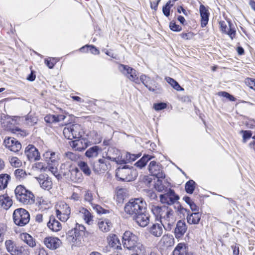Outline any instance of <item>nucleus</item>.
I'll return each instance as SVG.
<instances>
[{
    "label": "nucleus",
    "instance_id": "9",
    "mask_svg": "<svg viewBox=\"0 0 255 255\" xmlns=\"http://www.w3.org/2000/svg\"><path fill=\"white\" fill-rule=\"evenodd\" d=\"M82 133L81 126L78 124L70 125L63 129V134L68 139L79 138Z\"/></svg>",
    "mask_w": 255,
    "mask_h": 255
},
{
    "label": "nucleus",
    "instance_id": "52",
    "mask_svg": "<svg viewBox=\"0 0 255 255\" xmlns=\"http://www.w3.org/2000/svg\"><path fill=\"white\" fill-rule=\"evenodd\" d=\"M56 115H48L45 117L44 120L47 123H56Z\"/></svg>",
    "mask_w": 255,
    "mask_h": 255
},
{
    "label": "nucleus",
    "instance_id": "6",
    "mask_svg": "<svg viewBox=\"0 0 255 255\" xmlns=\"http://www.w3.org/2000/svg\"><path fill=\"white\" fill-rule=\"evenodd\" d=\"M13 220L15 225L22 227L26 225L30 220L29 213L24 209L18 208L13 213Z\"/></svg>",
    "mask_w": 255,
    "mask_h": 255
},
{
    "label": "nucleus",
    "instance_id": "5",
    "mask_svg": "<svg viewBox=\"0 0 255 255\" xmlns=\"http://www.w3.org/2000/svg\"><path fill=\"white\" fill-rule=\"evenodd\" d=\"M86 228L82 225L77 224L74 230L69 232V240L76 246L81 244V240L85 234Z\"/></svg>",
    "mask_w": 255,
    "mask_h": 255
},
{
    "label": "nucleus",
    "instance_id": "8",
    "mask_svg": "<svg viewBox=\"0 0 255 255\" xmlns=\"http://www.w3.org/2000/svg\"><path fill=\"white\" fill-rule=\"evenodd\" d=\"M119 71L126 76L130 81L139 84V80L137 71L128 65L120 64L118 66Z\"/></svg>",
    "mask_w": 255,
    "mask_h": 255
},
{
    "label": "nucleus",
    "instance_id": "60",
    "mask_svg": "<svg viewBox=\"0 0 255 255\" xmlns=\"http://www.w3.org/2000/svg\"><path fill=\"white\" fill-rule=\"evenodd\" d=\"M171 7L165 4L162 7V11L164 15L168 17L170 15V10Z\"/></svg>",
    "mask_w": 255,
    "mask_h": 255
},
{
    "label": "nucleus",
    "instance_id": "37",
    "mask_svg": "<svg viewBox=\"0 0 255 255\" xmlns=\"http://www.w3.org/2000/svg\"><path fill=\"white\" fill-rule=\"evenodd\" d=\"M161 243L165 247H170L174 244V239L173 236L171 235H164L161 239Z\"/></svg>",
    "mask_w": 255,
    "mask_h": 255
},
{
    "label": "nucleus",
    "instance_id": "26",
    "mask_svg": "<svg viewBox=\"0 0 255 255\" xmlns=\"http://www.w3.org/2000/svg\"><path fill=\"white\" fill-rule=\"evenodd\" d=\"M78 211L80 216L84 219L86 223L89 225L93 223V216L87 209L81 207Z\"/></svg>",
    "mask_w": 255,
    "mask_h": 255
},
{
    "label": "nucleus",
    "instance_id": "40",
    "mask_svg": "<svg viewBox=\"0 0 255 255\" xmlns=\"http://www.w3.org/2000/svg\"><path fill=\"white\" fill-rule=\"evenodd\" d=\"M196 183L193 180H189L185 185V191L188 193L191 194L193 193L196 187Z\"/></svg>",
    "mask_w": 255,
    "mask_h": 255
},
{
    "label": "nucleus",
    "instance_id": "17",
    "mask_svg": "<svg viewBox=\"0 0 255 255\" xmlns=\"http://www.w3.org/2000/svg\"><path fill=\"white\" fill-rule=\"evenodd\" d=\"M35 178L42 189L46 190H49L52 188V180L51 178L47 176L40 175L38 177H35Z\"/></svg>",
    "mask_w": 255,
    "mask_h": 255
},
{
    "label": "nucleus",
    "instance_id": "48",
    "mask_svg": "<svg viewBox=\"0 0 255 255\" xmlns=\"http://www.w3.org/2000/svg\"><path fill=\"white\" fill-rule=\"evenodd\" d=\"M84 199L85 201L90 203L91 205L92 201L93 200V193L90 190H87L84 196Z\"/></svg>",
    "mask_w": 255,
    "mask_h": 255
},
{
    "label": "nucleus",
    "instance_id": "42",
    "mask_svg": "<svg viewBox=\"0 0 255 255\" xmlns=\"http://www.w3.org/2000/svg\"><path fill=\"white\" fill-rule=\"evenodd\" d=\"M80 51L83 52L90 51L91 53L96 55L100 52L94 45H86L80 48Z\"/></svg>",
    "mask_w": 255,
    "mask_h": 255
},
{
    "label": "nucleus",
    "instance_id": "47",
    "mask_svg": "<svg viewBox=\"0 0 255 255\" xmlns=\"http://www.w3.org/2000/svg\"><path fill=\"white\" fill-rule=\"evenodd\" d=\"M43 156L45 159H51L52 158H59L56 153L51 151H45Z\"/></svg>",
    "mask_w": 255,
    "mask_h": 255
},
{
    "label": "nucleus",
    "instance_id": "7",
    "mask_svg": "<svg viewBox=\"0 0 255 255\" xmlns=\"http://www.w3.org/2000/svg\"><path fill=\"white\" fill-rule=\"evenodd\" d=\"M159 221L165 230L171 231L176 221L173 210L169 208Z\"/></svg>",
    "mask_w": 255,
    "mask_h": 255
},
{
    "label": "nucleus",
    "instance_id": "38",
    "mask_svg": "<svg viewBox=\"0 0 255 255\" xmlns=\"http://www.w3.org/2000/svg\"><path fill=\"white\" fill-rule=\"evenodd\" d=\"M10 179V176L7 174H1L0 175V190L4 189L7 187Z\"/></svg>",
    "mask_w": 255,
    "mask_h": 255
},
{
    "label": "nucleus",
    "instance_id": "10",
    "mask_svg": "<svg viewBox=\"0 0 255 255\" xmlns=\"http://www.w3.org/2000/svg\"><path fill=\"white\" fill-rule=\"evenodd\" d=\"M56 213L59 220L65 222L69 218L71 209L68 204L61 202L56 207Z\"/></svg>",
    "mask_w": 255,
    "mask_h": 255
},
{
    "label": "nucleus",
    "instance_id": "62",
    "mask_svg": "<svg viewBox=\"0 0 255 255\" xmlns=\"http://www.w3.org/2000/svg\"><path fill=\"white\" fill-rule=\"evenodd\" d=\"M242 132L244 133L243 134V139L245 141L247 139L250 138L252 136V132L251 131L249 130H242Z\"/></svg>",
    "mask_w": 255,
    "mask_h": 255
},
{
    "label": "nucleus",
    "instance_id": "13",
    "mask_svg": "<svg viewBox=\"0 0 255 255\" xmlns=\"http://www.w3.org/2000/svg\"><path fill=\"white\" fill-rule=\"evenodd\" d=\"M3 144L10 151L15 152L18 151L21 148L20 143L15 138L11 137H5Z\"/></svg>",
    "mask_w": 255,
    "mask_h": 255
},
{
    "label": "nucleus",
    "instance_id": "21",
    "mask_svg": "<svg viewBox=\"0 0 255 255\" xmlns=\"http://www.w3.org/2000/svg\"><path fill=\"white\" fill-rule=\"evenodd\" d=\"M136 223L141 227H146L149 222V216L144 213H140L133 217Z\"/></svg>",
    "mask_w": 255,
    "mask_h": 255
},
{
    "label": "nucleus",
    "instance_id": "22",
    "mask_svg": "<svg viewBox=\"0 0 255 255\" xmlns=\"http://www.w3.org/2000/svg\"><path fill=\"white\" fill-rule=\"evenodd\" d=\"M55 160H49L51 163L48 162L46 164L43 162H38L35 164V168L37 169L43 171L48 170L55 174L57 172L56 167L53 166V163Z\"/></svg>",
    "mask_w": 255,
    "mask_h": 255
},
{
    "label": "nucleus",
    "instance_id": "1",
    "mask_svg": "<svg viewBox=\"0 0 255 255\" xmlns=\"http://www.w3.org/2000/svg\"><path fill=\"white\" fill-rule=\"evenodd\" d=\"M122 242L125 248L129 250H133L140 255H145L144 247L138 242V237L130 231H127L124 233Z\"/></svg>",
    "mask_w": 255,
    "mask_h": 255
},
{
    "label": "nucleus",
    "instance_id": "54",
    "mask_svg": "<svg viewBox=\"0 0 255 255\" xmlns=\"http://www.w3.org/2000/svg\"><path fill=\"white\" fill-rule=\"evenodd\" d=\"M169 27L171 30L174 31H180L182 28L179 25L176 24L175 22L171 21L170 23Z\"/></svg>",
    "mask_w": 255,
    "mask_h": 255
},
{
    "label": "nucleus",
    "instance_id": "59",
    "mask_svg": "<svg viewBox=\"0 0 255 255\" xmlns=\"http://www.w3.org/2000/svg\"><path fill=\"white\" fill-rule=\"evenodd\" d=\"M35 255H48L46 251L43 248H39L35 252Z\"/></svg>",
    "mask_w": 255,
    "mask_h": 255
},
{
    "label": "nucleus",
    "instance_id": "15",
    "mask_svg": "<svg viewBox=\"0 0 255 255\" xmlns=\"http://www.w3.org/2000/svg\"><path fill=\"white\" fill-rule=\"evenodd\" d=\"M43 243L50 250L58 249L61 245V241L57 237H48L44 238Z\"/></svg>",
    "mask_w": 255,
    "mask_h": 255
},
{
    "label": "nucleus",
    "instance_id": "44",
    "mask_svg": "<svg viewBox=\"0 0 255 255\" xmlns=\"http://www.w3.org/2000/svg\"><path fill=\"white\" fill-rule=\"evenodd\" d=\"M25 121L27 126H31L37 123V119L32 117L31 115L28 114L25 117Z\"/></svg>",
    "mask_w": 255,
    "mask_h": 255
},
{
    "label": "nucleus",
    "instance_id": "36",
    "mask_svg": "<svg viewBox=\"0 0 255 255\" xmlns=\"http://www.w3.org/2000/svg\"><path fill=\"white\" fill-rule=\"evenodd\" d=\"M98 226L100 230L102 232H108L112 228V223L109 220L106 219L99 222Z\"/></svg>",
    "mask_w": 255,
    "mask_h": 255
},
{
    "label": "nucleus",
    "instance_id": "25",
    "mask_svg": "<svg viewBox=\"0 0 255 255\" xmlns=\"http://www.w3.org/2000/svg\"><path fill=\"white\" fill-rule=\"evenodd\" d=\"M92 165L94 171L97 173L104 172L108 168L105 160H94Z\"/></svg>",
    "mask_w": 255,
    "mask_h": 255
},
{
    "label": "nucleus",
    "instance_id": "30",
    "mask_svg": "<svg viewBox=\"0 0 255 255\" xmlns=\"http://www.w3.org/2000/svg\"><path fill=\"white\" fill-rule=\"evenodd\" d=\"M188 251V246L185 243H179L172 252L173 255H187Z\"/></svg>",
    "mask_w": 255,
    "mask_h": 255
},
{
    "label": "nucleus",
    "instance_id": "53",
    "mask_svg": "<svg viewBox=\"0 0 255 255\" xmlns=\"http://www.w3.org/2000/svg\"><path fill=\"white\" fill-rule=\"evenodd\" d=\"M167 105L165 103H156L153 105V108L156 111H160L166 108Z\"/></svg>",
    "mask_w": 255,
    "mask_h": 255
},
{
    "label": "nucleus",
    "instance_id": "58",
    "mask_svg": "<svg viewBox=\"0 0 255 255\" xmlns=\"http://www.w3.org/2000/svg\"><path fill=\"white\" fill-rule=\"evenodd\" d=\"M245 83L252 89L255 87V79L247 78L245 80Z\"/></svg>",
    "mask_w": 255,
    "mask_h": 255
},
{
    "label": "nucleus",
    "instance_id": "3",
    "mask_svg": "<svg viewBox=\"0 0 255 255\" xmlns=\"http://www.w3.org/2000/svg\"><path fill=\"white\" fill-rule=\"evenodd\" d=\"M137 172L129 165H120L116 170V177L121 181L129 182L137 176Z\"/></svg>",
    "mask_w": 255,
    "mask_h": 255
},
{
    "label": "nucleus",
    "instance_id": "20",
    "mask_svg": "<svg viewBox=\"0 0 255 255\" xmlns=\"http://www.w3.org/2000/svg\"><path fill=\"white\" fill-rule=\"evenodd\" d=\"M7 251L12 255H20L22 254V248L16 246L15 244L11 240H7L5 243Z\"/></svg>",
    "mask_w": 255,
    "mask_h": 255
},
{
    "label": "nucleus",
    "instance_id": "35",
    "mask_svg": "<svg viewBox=\"0 0 255 255\" xmlns=\"http://www.w3.org/2000/svg\"><path fill=\"white\" fill-rule=\"evenodd\" d=\"M162 225L159 224H154L150 228V233L155 237H160L163 233Z\"/></svg>",
    "mask_w": 255,
    "mask_h": 255
},
{
    "label": "nucleus",
    "instance_id": "57",
    "mask_svg": "<svg viewBox=\"0 0 255 255\" xmlns=\"http://www.w3.org/2000/svg\"><path fill=\"white\" fill-rule=\"evenodd\" d=\"M148 161V160H138L134 164V165L139 169H141L146 165Z\"/></svg>",
    "mask_w": 255,
    "mask_h": 255
},
{
    "label": "nucleus",
    "instance_id": "24",
    "mask_svg": "<svg viewBox=\"0 0 255 255\" xmlns=\"http://www.w3.org/2000/svg\"><path fill=\"white\" fill-rule=\"evenodd\" d=\"M221 30L228 34L230 37L233 39L236 35V30L231 27V24L228 22L229 26L227 25L226 23L224 21H221L219 22Z\"/></svg>",
    "mask_w": 255,
    "mask_h": 255
},
{
    "label": "nucleus",
    "instance_id": "12",
    "mask_svg": "<svg viewBox=\"0 0 255 255\" xmlns=\"http://www.w3.org/2000/svg\"><path fill=\"white\" fill-rule=\"evenodd\" d=\"M149 172L157 178H164L165 174L163 172V168L159 163L153 160L151 161L148 166Z\"/></svg>",
    "mask_w": 255,
    "mask_h": 255
},
{
    "label": "nucleus",
    "instance_id": "56",
    "mask_svg": "<svg viewBox=\"0 0 255 255\" xmlns=\"http://www.w3.org/2000/svg\"><path fill=\"white\" fill-rule=\"evenodd\" d=\"M141 155V153H139L138 154H131L129 152H127L126 154V158L127 159H136L137 158L140 157Z\"/></svg>",
    "mask_w": 255,
    "mask_h": 255
},
{
    "label": "nucleus",
    "instance_id": "51",
    "mask_svg": "<svg viewBox=\"0 0 255 255\" xmlns=\"http://www.w3.org/2000/svg\"><path fill=\"white\" fill-rule=\"evenodd\" d=\"M14 175L16 176V178L20 179L24 177L26 175L25 171L23 170L22 169H17L14 171Z\"/></svg>",
    "mask_w": 255,
    "mask_h": 255
},
{
    "label": "nucleus",
    "instance_id": "23",
    "mask_svg": "<svg viewBox=\"0 0 255 255\" xmlns=\"http://www.w3.org/2000/svg\"><path fill=\"white\" fill-rule=\"evenodd\" d=\"M157 178L154 184V188L159 192H165L170 189V183L164 179Z\"/></svg>",
    "mask_w": 255,
    "mask_h": 255
},
{
    "label": "nucleus",
    "instance_id": "2",
    "mask_svg": "<svg viewBox=\"0 0 255 255\" xmlns=\"http://www.w3.org/2000/svg\"><path fill=\"white\" fill-rule=\"evenodd\" d=\"M146 203L143 199L134 198L130 200L125 206V211L128 214L136 216L138 213L146 212Z\"/></svg>",
    "mask_w": 255,
    "mask_h": 255
},
{
    "label": "nucleus",
    "instance_id": "32",
    "mask_svg": "<svg viewBox=\"0 0 255 255\" xmlns=\"http://www.w3.org/2000/svg\"><path fill=\"white\" fill-rule=\"evenodd\" d=\"M71 179L74 182H81L82 180V174L80 170L77 168L75 167L70 170Z\"/></svg>",
    "mask_w": 255,
    "mask_h": 255
},
{
    "label": "nucleus",
    "instance_id": "55",
    "mask_svg": "<svg viewBox=\"0 0 255 255\" xmlns=\"http://www.w3.org/2000/svg\"><path fill=\"white\" fill-rule=\"evenodd\" d=\"M219 96H223L224 97H226L227 99H229L231 101H235V98L229 93L226 92H221L218 93Z\"/></svg>",
    "mask_w": 255,
    "mask_h": 255
},
{
    "label": "nucleus",
    "instance_id": "41",
    "mask_svg": "<svg viewBox=\"0 0 255 255\" xmlns=\"http://www.w3.org/2000/svg\"><path fill=\"white\" fill-rule=\"evenodd\" d=\"M165 80L176 90L178 91L184 90V89L173 78L167 77L165 78Z\"/></svg>",
    "mask_w": 255,
    "mask_h": 255
},
{
    "label": "nucleus",
    "instance_id": "63",
    "mask_svg": "<svg viewBox=\"0 0 255 255\" xmlns=\"http://www.w3.org/2000/svg\"><path fill=\"white\" fill-rule=\"evenodd\" d=\"M181 36L182 38L185 39H190L193 36V33L192 32L182 33Z\"/></svg>",
    "mask_w": 255,
    "mask_h": 255
},
{
    "label": "nucleus",
    "instance_id": "18",
    "mask_svg": "<svg viewBox=\"0 0 255 255\" xmlns=\"http://www.w3.org/2000/svg\"><path fill=\"white\" fill-rule=\"evenodd\" d=\"M25 153L28 159H40V153L33 145L29 144L25 149Z\"/></svg>",
    "mask_w": 255,
    "mask_h": 255
},
{
    "label": "nucleus",
    "instance_id": "43",
    "mask_svg": "<svg viewBox=\"0 0 255 255\" xmlns=\"http://www.w3.org/2000/svg\"><path fill=\"white\" fill-rule=\"evenodd\" d=\"M128 191L126 188H119L117 190V196L118 199L121 201L124 200L125 198L128 195Z\"/></svg>",
    "mask_w": 255,
    "mask_h": 255
},
{
    "label": "nucleus",
    "instance_id": "64",
    "mask_svg": "<svg viewBox=\"0 0 255 255\" xmlns=\"http://www.w3.org/2000/svg\"><path fill=\"white\" fill-rule=\"evenodd\" d=\"M70 198L74 201H77L80 199V196L78 193L74 192Z\"/></svg>",
    "mask_w": 255,
    "mask_h": 255
},
{
    "label": "nucleus",
    "instance_id": "61",
    "mask_svg": "<svg viewBox=\"0 0 255 255\" xmlns=\"http://www.w3.org/2000/svg\"><path fill=\"white\" fill-rule=\"evenodd\" d=\"M54 59H46L45 60V64L46 65V66L50 69H52L53 68L55 62L54 61Z\"/></svg>",
    "mask_w": 255,
    "mask_h": 255
},
{
    "label": "nucleus",
    "instance_id": "34",
    "mask_svg": "<svg viewBox=\"0 0 255 255\" xmlns=\"http://www.w3.org/2000/svg\"><path fill=\"white\" fill-rule=\"evenodd\" d=\"M21 239L29 247L33 248L36 246L35 240L27 233H22L20 235Z\"/></svg>",
    "mask_w": 255,
    "mask_h": 255
},
{
    "label": "nucleus",
    "instance_id": "33",
    "mask_svg": "<svg viewBox=\"0 0 255 255\" xmlns=\"http://www.w3.org/2000/svg\"><path fill=\"white\" fill-rule=\"evenodd\" d=\"M0 203L3 209L7 210L11 206L12 201L9 197L4 194L0 196Z\"/></svg>",
    "mask_w": 255,
    "mask_h": 255
},
{
    "label": "nucleus",
    "instance_id": "50",
    "mask_svg": "<svg viewBox=\"0 0 255 255\" xmlns=\"http://www.w3.org/2000/svg\"><path fill=\"white\" fill-rule=\"evenodd\" d=\"M92 206L93 209L95 210L98 214H106L108 212L107 210L103 209L101 206L99 205L92 204Z\"/></svg>",
    "mask_w": 255,
    "mask_h": 255
},
{
    "label": "nucleus",
    "instance_id": "11",
    "mask_svg": "<svg viewBox=\"0 0 255 255\" xmlns=\"http://www.w3.org/2000/svg\"><path fill=\"white\" fill-rule=\"evenodd\" d=\"M179 199L174 191L171 189H169L167 191L164 192V194L160 195V202L163 204H166L168 205L174 204Z\"/></svg>",
    "mask_w": 255,
    "mask_h": 255
},
{
    "label": "nucleus",
    "instance_id": "16",
    "mask_svg": "<svg viewBox=\"0 0 255 255\" xmlns=\"http://www.w3.org/2000/svg\"><path fill=\"white\" fill-rule=\"evenodd\" d=\"M187 230V226L183 220H179L176 225L174 233L176 239L182 238Z\"/></svg>",
    "mask_w": 255,
    "mask_h": 255
},
{
    "label": "nucleus",
    "instance_id": "39",
    "mask_svg": "<svg viewBox=\"0 0 255 255\" xmlns=\"http://www.w3.org/2000/svg\"><path fill=\"white\" fill-rule=\"evenodd\" d=\"M101 148L97 145L94 146L87 150L85 155L89 158L96 157L98 154V151Z\"/></svg>",
    "mask_w": 255,
    "mask_h": 255
},
{
    "label": "nucleus",
    "instance_id": "46",
    "mask_svg": "<svg viewBox=\"0 0 255 255\" xmlns=\"http://www.w3.org/2000/svg\"><path fill=\"white\" fill-rule=\"evenodd\" d=\"M144 192L146 196L151 200H156L157 196L154 191L149 189H145L144 190Z\"/></svg>",
    "mask_w": 255,
    "mask_h": 255
},
{
    "label": "nucleus",
    "instance_id": "4",
    "mask_svg": "<svg viewBox=\"0 0 255 255\" xmlns=\"http://www.w3.org/2000/svg\"><path fill=\"white\" fill-rule=\"evenodd\" d=\"M14 193L15 197L19 202L25 204H32L34 202V196L33 193L27 190L23 186H17Z\"/></svg>",
    "mask_w": 255,
    "mask_h": 255
},
{
    "label": "nucleus",
    "instance_id": "14",
    "mask_svg": "<svg viewBox=\"0 0 255 255\" xmlns=\"http://www.w3.org/2000/svg\"><path fill=\"white\" fill-rule=\"evenodd\" d=\"M139 80L141 81L143 84L150 91L157 93L160 92L162 91L161 88L156 85H154L155 88H153L152 85L154 83V80L145 75H141Z\"/></svg>",
    "mask_w": 255,
    "mask_h": 255
},
{
    "label": "nucleus",
    "instance_id": "27",
    "mask_svg": "<svg viewBox=\"0 0 255 255\" xmlns=\"http://www.w3.org/2000/svg\"><path fill=\"white\" fill-rule=\"evenodd\" d=\"M201 19V26L204 27L206 26L209 20V12L208 9L203 4H201L199 8Z\"/></svg>",
    "mask_w": 255,
    "mask_h": 255
},
{
    "label": "nucleus",
    "instance_id": "28",
    "mask_svg": "<svg viewBox=\"0 0 255 255\" xmlns=\"http://www.w3.org/2000/svg\"><path fill=\"white\" fill-rule=\"evenodd\" d=\"M187 212V221L189 224H198L201 219V214L199 212L190 213L189 210L184 209Z\"/></svg>",
    "mask_w": 255,
    "mask_h": 255
},
{
    "label": "nucleus",
    "instance_id": "29",
    "mask_svg": "<svg viewBox=\"0 0 255 255\" xmlns=\"http://www.w3.org/2000/svg\"><path fill=\"white\" fill-rule=\"evenodd\" d=\"M107 240L109 246L110 247L117 250H122L120 241L116 235H110L108 237Z\"/></svg>",
    "mask_w": 255,
    "mask_h": 255
},
{
    "label": "nucleus",
    "instance_id": "31",
    "mask_svg": "<svg viewBox=\"0 0 255 255\" xmlns=\"http://www.w3.org/2000/svg\"><path fill=\"white\" fill-rule=\"evenodd\" d=\"M47 227L50 230L55 232L59 231L62 228L61 223L53 216L50 217Z\"/></svg>",
    "mask_w": 255,
    "mask_h": 255
},
{
    "label": "nucleus",
    "instance_id": "45",
    "mask_svg": "<svg viewBox=\"0 0 255 255\" xmlns=\"http://www.w3.org/2000/svg\"><path fill=\"white\" fill-rule=\"evenodd\" d=\"M79 166L81 169V170L87 175H89L91 173V170L89 167L88 166L87 163L85 162L81 161Z\"/></svg>",
    "mask_w": 255,
    "mask_h": 255
},
{
    "label": "nucleus",
    "instance_id": "49",
    "mask_svg": "<svg viewBox=\"0 0 255 255\" xmlns=\"http://www.w3.org/2000/svg\"><path fill=\"white\" fill-rule=\"evenodd\" d=\"M10 163L15 168L23 167L25 165V162H22L21 160H10Z\"/></svg>",
    "mask_w": 255,
    "mask_h": 255
},
{
    "label": "nucleus",
    "instance_id": "19",
    "mask_svg": "<svg viewBox=\"0 0 255 255\" xmlns=\"http://www.w3.org/2000/svg\"><path fill=\"white\" fill-rule=\"evenodd\" d=\"M169 208L166 206H159L152 205L151 206V211L155 216V219L160 221Z\"/></svg>",
    "mask_w": 255,
    "mask_h": 255
}]
</instances>
